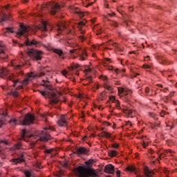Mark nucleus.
<instances>
[{"label":"nucleus","mask_w":177,"mask_h":177,"mask_svg":"<svg viewBox=\"0 0 177 177\" xmlns=\"http://www.w3.org/2000/svg\"><path fill=\"white\" fill-rule=\"evenodd\" d=\"M25 44L28 46L33 45L34 46H36L37 48H39V46H42V43L41 41H38L35 39H32V41L28 40L25 42Z\"/></svg>","instance_id":"12"},{"label":"nucleus","mask_w":177,"mask_h":177,"mask_svg":"<svg viewBox=\"0 0 177 177\" xmlns=\"http://www.w3.org/2000/svg\"><path fill=\"white\" fill-rule=\"evenodd\" d=\"M49 131L54 130L50 127H46L43 131H36L33 134L28 136L27 135V131L24 129L22 130L21 139L22 140H26V138H28L30 140L32 138L36 139V142H37V140H40V142H48V140L52 139V137L49 135Z\"/></svg>","instance_id":"1"},{"label":"nucleus","mask_w":177,"mask_h":177,"mask_svg":"<svg viewBox=\"0 0 177 177\" xmlns=\"http://www.w3.org/2000/svg\"><path fill=\"white\" fill-rule=\"evenodd\" d=\"M22 146H21V143L20 142H18L17 144H16L15 145V150H20V149H22Z\"/></svg>","instance_id":"34"},{"label":"nucleus","mask_w":177,"mask_h":177,"mask_svg":"<svg viewBox=\"0 0 177 177\" xmlns=\"http://www.w3.org/2000/svg\"><path fill=\"white\" fill-rule=\"evenodd\" d=\"M8 120H9V115H8V113L0 111V128L5 124V121H8Z\"/></svg>","instance_id":"11"},{"label":"nucleus","mask_w":177,"mask_h":177,"mask_svg":"<svg viewBox=\"0 0 177 177\" xmlns=\"http://www.w3.org/2000/svg\"><path fill=\"white\" fill-rule=\"evenodd\" d=\"M34 120H35V117L30 113H27L23 120H21V124L22 125H31L32 122H34Z\"/></svg>","instance_id":"7"},{"label":"nucleus","mask_w":177,"mask_h":177,"mask_svg":"<svg viewBox=\"0 0 177 177\" xmlns=\"http://www.w3.org/2000/svg\"><path fill=\"white\" fill-rule=\"evenodd\" d=\"M62 75L66 76V75L67 74V72H66V71H63L62 72Z\"/></svg>","instance_id":"60"},{"label":"nucleus","mask_w":177,"mask_h":177,"mask_svg":"<svg viewBox=\"0 0 177 177\" xmlns=\"http://www.w3.org/2000/svg\"><path fill=\"white\" fill-rule=\"evenodd\" d=\"M145 62H149L150 61V56H147L144 57Z\"/></svg>","instance_id":"48"},{"label":"nucleus","mask_w":177,"mask_h":177,"mask_svg":"<svg viewBox=\"0 0 177 177\" xmlns=\"http://www.w3.org/2000/svg\"><path fill=\"white\" fill-rule=\"evenodd\" d=\"M97 110H103V107L102 106H97Z\"/></svg>","instance_id":"64"},{"label":"nucleus","mask_w":177,"mask_h":177,"mask_svg":"<svg viewBox=\"0 0 177 177\" xmlns=\"http://www.w3.org/2000/svg\"><path fill=\"white\" fill-rule=\"evenodd\" d=\"M0 156H1V158L3 160V159H5V155H3V153H2V151L0 149Z\"/></svg>","instance_id":"49"},{"label":"nucleus","mask_w":177,"mask_h":177,"mask_svg":"<svg viewBox=\"0 0 177 177\" xmlns=\"http://www.w3.org/2000/svg\"><path fill=\"white\" fill-rule=\"evenodd\" d=\"M64 28H67V24L64 22H59L57 24V30L58 32V35L64 30Z\"/></svg>","instance_id":"14"},{"label":"nucleus","mask_w":177,"mask_h":177,"mask_svg":"<svg viewBox=\"0 0 177 177\" xmlns=\"http://www.w3.org/2000/svg\"><path fill=\"white\" fill-rule=\"evenodd\" d=\"M41 95H42V96H44V97H46V93H45V91H40Z\"/></svg>","instance_id":"55"},{"label":"nucleus","mask_w":177,"mask_h":177,"mask_svg":"<svg viewBox=\"0 0 177 177\" xmlns=\"http://www.w3.org/2000/svg\"><path fill=\"white\" fill-rule=\"evenodd\" d=\"M24 174H25L26 177H35L34 176V174H32V171L26 170V171H25Z\"/></svg>","instance_id":"27"},{"label":"nucleus","mask_w":177,"mask_h":177,"mask_svg":"<svg viewBox=\"0 0 177 177\" xmlns=\"http://www.w3.org/2000/svg\"><path fill=\"white\" fill-rule=\"evenodd\" d=\"M109 100L110 102H112V103H115L118 110H120L121 109V107L120 106V101H118V100H116L115 97L109 96Z\"/></svg>","instance_id":"18"},{"label":"nucleus","mask_w":177,"mask_h":177,"mask_svg":"<svg viewBox=\"0 0 177 177\" xmlns=\"http://www.w3.org/2000/svg\"><path fill=\"white\" fill-rule=\"evenodd\" d=\"M80 67V65L78 64H74L71 67H68L69 70V74L71 75H74L75 74L76 75H79L78 73H77V69Z\"/></svg>","instance_id":"13"},{"label":"nucleus","mask_w":177,"mask_h":177,"mask_svg":"<svg viewBox=\"0 0 177 177\" xmlns=\"http://www.w3.org/2000/svg\"><path fill=\"white\" fill-rule=\"evenodd\" d=\"M149 115L151 117H153V118H154V115H156V114H154V113H153V112H149Z\"/></svg>","instance_id":"57"},{"label":"nucleus","mask_w":177,"mask_h":177,"mask_svg":"<svg viewBox=\"0 0 177 177\" xmlns=\"http://www.w3.org/2000/svg\"><path fill=\"white\" fill-rule=\"evenodd\" d=\"M160 64H169V63H168L167 59H161Z\"/></svg>","instance_id":"40"},{"label":"nucleus","mask_w":177,"mask_h":177,"mask_svg":"<svg viewBox=\"0 0 177 177\" xmlns=\"http://www.w3.org/2000/svg\"><path fill=\"white\" fill-rule=\"evenodd\" d=\"M74 173L78 177H97L95 170L85 165L79 166L74 169Z\"/></svg>","instance_id":"2"},{"label":"nucleus","mask_w":177,"mask_h":177,"mask_svg":"<svg viewBox=\"0 0 177 177\" xmlns=\"http://www.w3.org/2000/svg\"><path fill=\"white\" fill-rule=\"evenodd\" d=\"M124 24H126L127 27H129V22H128L127 21H124Z\"/></svg>","instance_id":"61"},{"label":"nucleus","mask_w":177,"mask_h":177,"mask_svg":"<svg viewBox=\"0 0 177 177\" xmlns=\"http://www.w3.org/2000/svg\"><path fill=\"white\" fill-rule=\"evenodd\" d=\"M143 68H150V65L144 64V65H143Z\"/></svg>","instance_id":"56"},{"label":"nucleus","mask_w":177,"mask_h":177,"mask_svg":"<svg viewBox=\"0 0 177 177\" xmlns=\"http://www.w3.org/2000/svg\"><path fill=\"white\" fill-rule=\"evenodd\" d=\"M23 88V86L20 85V86H18L17 89L19 91L20 89H21Z\"/></svg>","instance_id":"62"},{"label":"nucleus","mask_w":177,"mask_h":177,"mask_svg":"<svg viewBox=\"0 0 177 177\" xmlns=\"http://www.w3.org/2000/svg\"><path fill=\"white\" fill-rule=\"evenodd\" d=\"M8 20H9V17H8L7 15L6 14H3L1 19V23H2V21H8Z\"/></svg>","instance_id":"29"},{"label":"nucleus","mask_w":177,"mask_h":177,"mask_svg":"<svg viewBox=\"0 0 177 177\" xmlns=\"http://www.w3.org/2000/svg\"><path fill=\"white\" fill-rule=\"evenodd\" d=\"M108 21H110L109 24L110 26H112V27H118V24L115 21H111L110 19H108Z\"/></svg>","instance_id":"31"},{"label":"nucleus","mask_w":177,"mask_h":177,"mask_svg":"<svg viewBox=\"0 0 177 177\" xmlns=\"http://www.w3.org/2000/svg\"><path fill=\"white\" fill-rule=\"evenodd\" d=\"M104 172L106 174H114V166L113 165H107L104 167Z\"/></svg>","instance_id":"15"},{"label":"nucleus","mask_w":177,"mask_h":177,"mask_svg":"<svg viewBox=\"0 0 177 177\" xmlns=\"http://www.w3.org/2000/svg\"><path fill=\"white\" fill-rule=\"evenodd\" d=\"M67 120H68V115H61L57 122V124L59 127H67Z\"/></svg>","instance_id":"9"},{"label":"nucleus","mask_w":177,"mask_h":177,"mask_svg":"<svg viewBox=\"0 0 177 177\" xmlns=\"http://www.w3.org/2000/svg\"><path fill=\"white\" fill-rule=\"evenodd\" d=\"M9 122L12 127H15V125L17 124V120H16V119L12 118L9 120Z\"/></svg>","instance_id":"32"},{"label":"nucleus","mask_w":177,"mask_h":177,"mask_svg":"<svg viewBox=\"0 0 177 177\" xmlns=\"http://www.w3.org/2000/svg\"><path fill=\"white\" fill-rule=\"evenodd\" d=\"M110 62H111V59H110L109 58L104 59V63H106V64H109V63H110Z\"/></svg>","instance_id":"45"},{"label":"nucleus","mask_w":177,"mask_h":177,"mask_svg":"<svg viewBox=\"0 0 177 177\" xmlns=\"http://www.w3.org/2000/svg\"><path fill=\"white\" fill-rule=\"evenodd\" d=\"M118 91L119 96L121 97V93H124L125 88L122 87H118Z\"/></svg>","instance_id":"33"},{"label":"nucleus","mask_w":177,"mask_h":177,"mask_svg":"<svg viewBox=\"0 0 177 177\" xmlns=\"http://www.w3.org/2000/svg\"><path fill=\"white\" fill-rule=\"evenodd\" d=\"M44 86H45L47 89H52V87L50 86V84H49V82L48 80H43V83L41 84Z\"/></svg>","instance_id":"26"},{"label":"nucleus","mask_w":177,"mask_h":177,"mask_svg":"<svg viewBox=\"0 0 177 177\" xmlns=\"http://www.w3.org/2000/svg\"><path fill=\"white\" fill-rule=\"evenodd\" d=\"M129 92H131L130 90L124 89V91L123 92V95H121L120 97H125V96H127V95H129Z\"/></svg>","instance_id":"35"},{"label":"nucleus","mask_w":177,"mask_h":177,"mask_svg":"<svg viewBox=\"0 0 177 177\" xmlns=\"http://www.w3.org/2000/svg\"><path fill=\"white\" fill-rule=\"evenodd\" d=\"M7 56L5 55V46L0 45V59H6Z\"/></svg>","instance_id":"21"},{"label":"nucleus","mask_w":177,"mask_h":177,"mask_svg":"<svg viewBox=\"0 0 177 177\" xmlns=\"http://www.w3.org/2000/svg\"><path fill=\"white\" fill-rule=\"evenodd\" d=\"M75 13H77V15H79L80 17H84V16L85 15V13L81 11H75Z\"/></svg>","instance_id":"39"},{"label":"nucleus","mask_w":177,"mask_h":177,"mask_svg":"<svg viewBox=\"0 0 177 177\" xmlns=\"http://www.w3.org/2000/svg\"><path fill=\"white\" fill-rule=\"evenodd\" d=\"M39 8L41 10H44V9H48L50 15H56V13H58V12L60 11V6L56 2L43 4L42 6H40Z\"/></svg>","instance_id":"3"},{"label":"nucleus","mask_w":177,"mask_h":177,"mask_svg":"<svg viewBox=\"0 0 177 177\" xmlns=\"http://www.w3.org/2000/svg\"><path fill=\"white\" fill-rule=\"evenodd\" d=\"M31 30V28L21 24L20 28L17 33V37L18 38H20V37H21L22 35H27V34H28Z\"/></svg>","instance_id":"8"},{"label":"nucleus","mask_w":177,"mask_h":177,"mask_svg":"<svg viewBox=\"0 0 177 177\" xmlns=\"http://www.w3.org/2000/svg\"><path fill=\"white\" fill-rule=\"evenodd\" d=\"M79 38H80V39H81L82 41H84V39H85V37H84V36H80Z\"/></svg>","instance_id":"63"},{"label":"nucleus","mask_w":177,"mask_h":177,"mask_svg":"<svg viewBox=\"0 0 177 177\" xmlns=\"http://www.w3.org/2000/svg\"><path fill=\"white\" fill-rule=\"evenodd\" d=\"M160 117H164V115H165V112H160Z\"/></svg>","instance_id":"58"},{"label":"nucleus","mask_w":177,"mask_h":177,"mask_svg":"<svg viewBox=\"0 0 177 177\" xmlns=\"http://www.w3.org/2000/svg\"><path fill=\"white\" fill-rule=\"evenodd\" d=\"M87 153L88 151L84 147H80L76 149V151L74 152V154H77V156H80V154H86Z\"/></svg>","instance_id":"19"},{"label":"nucleus","mask_w":177,"mask_h":177,"mask_svg":"<svg viewBox=\"0 0 177 177\" xmlns=\"http://www.w3.org/2000/svg\"><path fill=\"white\" fill-rule=\"evenodd\" d=\"M100 78L101 80H103V81H107V76L101 75Z\"/></svg>","instance_id":"47"},{"label":"nucleus","mask_w":177,"mask_h":177,"mask_svg":"<svg viewBox=\"0 0 177 177\" xmlns=\"http://www.w3.org/2000/svg\"><path fill=\"white\" fill-rule=\"evenodd\" d=\"M148 145H149V143L143 142V143H142V147H144V149H146V147H147Z\"/></svg>","instance_id":"54"},{"label":"nucleus","mask_w":177,"mask_h":177,"mask_svg":"<svg viewBox=\"0 0 177 177\" xmlns=\"http://www.w3.org/2000/svg\"><path fill=\"white\" fill-rule=\"evenodd\" d=\"M82 26H85V23L84 21H80L78 25V28L80 31V34L84 35L85 34V30L82 29Z\"/></svg>","instance_id":"25"},{"label":"nucleus","mask_w":177,"mask_h":177,"mask_svg":"<svg viewBox=\"0 0 177 177\" xmlns=\"http://www.w3.org/2000/svg\"><path fill=\"white\" fill-rule=\"evenodd\" d=\"M106 99V93L104 91H103L102 93H101V94L99 96L98 100H100V102H102V100H104Z\"/></svg>","instance_id":"28"},{"label":"nucleus","mask_w":177,"mask_h":177,"mask_svg":"<svg viewBox=\"0 0 177 177\" xmlns=\"http://www.w3.org/2000/svg\"><path fill=\"white\" fill-rule=\"evenodd\" d=\"M98 136H102V138L106 137V131H102L101 134H99Z\"/></svg>","instance_id":"44"},{"label":"nucleus","mask_w":177,"mask_h":177,"mask_svg":"<svg viewBox=\"0 0 177 177\" xmlns=\"http://www.w3.org/2000/svg\"><path fill=\"white\" fill-rule=\"evenodd\" d=\"M144 174L145 175V176L147 177H153V176L154 175V171L152 170H149V167H145L144 168Z\"/></svg>","instance_id":"17"},{"label":"nucleus","mask_w":177,"mask_h":177,"mask_svg":"<svg viewBox=\"0 0 177 177\" xmlns=\"http://www.w3.org/2000/svg\"><path fill=\"white\" fill-rule=\"evenodd\" d=\"M127 117H130L131 118H132L133 116H132V112L129 111L127 112Z\"/></svg>","instance_id":"52"},{"label":"nucleus","mask_w":177,"mask_h":177,"mask_svg":"<svg viewBox=\"0 0 177 177\" xmlns=\"http://www.w3.org/2000/svg\"><path fill=\"white\" fill-rule=\"evenodd\" d=\"M28 55H30V57L33 60H41V59H42V55H44V53L41 51L30 49L28 50Z\"/></svg>","instance_id":"6"},{"label":"nucleus","mask_w":177,"mask_h":177,"mask_svg":"<svg viewBox=\"0 0 177 177\" xmlns=\"http://www.w3.org/2000/svg\"><path fill=\"white\" fill-rule=\"evenodd\" d=\"M87 81L89 82V84H91V82H92V77H88L86 78Z\"/></svg>","instance_id":"51"},{"label":"nucleus","mask_w":177,"mask_h":177,"mask_svg":"<svg viewBox=\"0 0 177 177\" xmlns=\"http://www.w3.org/2000/svg\"><path fill=\"white\" fill-rule=\"evenodd\" d=\"M149 91H150V89L147 87V88H145V92H146V93H147V95H149Z\"/></svg>","instance_id":"59"},{"label":"nucleus","mask_w":177,"mask_h":177,"mask_svg":"<svg viewBox=\"0 0 177 177\" xmlns=\"http://www.w3.org/2000/svg\"><path fill=\"white\" fill-rule=\"evenodd\" d=\"M32 78H35V74L34 73H30L28 75V77H26L22 82L24 85H27Z\"/></svg>","instance_id":"16"},{"label":"nucleus","mask_w":177,"mask_h":177,"mask_svg":"<svg viewBox=\"0 0 177 177\" xmlns=\"http://www.w3.org/2000/svg\"><path fill=\"white\" fill-rule=\"evenodd\" d=\"M9 32H13V30L12 29V28H7L6 31L4 32V34L5 35H6V34Z\"/></svg>","instance_id":"36"},{"label":"nucleus","mask_w":177,"mask_h":177,"mask_svg":"<svg viewBox=\"0 0 177 177\" xmlns=\"http://www.w3.org/2000/svg\"><path fill=\"white\" fill-rule=\"evenodd\" d=\"M11 95H12V96H14V97H17L19 96V94L17 93V91H12L11 93Z\"/></svg>","instance_id":"42"},{"label":"nucleus","mask_w":177,"mask_h":177,"mask_svg":"<svg viewBox=\"0 0 177 177\" xmlns=\"http://www.w3.org/2000/svg\"><path fill=\"white\" fill-rule=\"evenodd\" d=\"M126 171L128 172H133L134 174H137L136 167L135 165H129L126 167Z\"/></svg>","instance_id":"23"},{"label":"nucleus","mask_w":177,"mask_h":177,"mask_svg":"<svg viewBox=\"0 0 177 177\" xmlns=\"http://www.w3.org/2000/svg\"><path fill=\"white\" fill-rule=\"evenodd\" d=\"M48 28L49 26H48L46 22H41L39 26V30H41V31H48Z\"/></svg>","instance_id":"20"},{"label":"nucleus","mask_w":177,"mask_h":177,"mask_svg":"<svg viewBox=\"0 0 177 177\" xmlns=\"http://www.w3.org/2000/svg\"><path fill=\"white\" fill-rule=\"evenodd\" d=\"M114 16H115V13L114 12H111V13H109L106 17V19H107V20H109V17H114Z\"/></svg>","instance_id":"38"},{"label":"nucleus","mask_w":177,"mask_h":177,"mask_svg":"<svg viewBox=\"0 0 177 177\" xmlns=\"http://www.w3.org/2000/svg\"><path fill=\"white\" fill-rule=\"evenodd\" d=\"M118 144H113L112 145V147H113V149H118Z\"/></svg>","instance_id":"50"},{"label":"nucleus","mask_w":177,"mask_h":177,"mask_svg":"<svg viewBox=\"0 0 177 177\" xmlns=\"http://www.w3.org/2000/svg\"><path fill=\"white\" fill-rule=\"evenodd\" d=\"M105 89H108V91H111V86L109 85V82H106V83L104 84Z\"/></svg>","instance_id":"37"},{"label":"nucleus","mask_w":177,"mask_h":177,"mask_svg":"<svg viewBox=\"0 0 177 177\" xmlns=\"http://www.w3.org/2000/svg\"><path fill=\"white\" fill-rule=\"evenodd\" d=\"M70 53L71 56L74 57H78L79 60H86V57H88V54H86V51L81 48H74L70 50Z\"/></svg>","instance_id":"4"},{"label":"nucleus","mask_w":177,"mask_h":177,"mask_svg":"<svg viewBox=\"0 0 177 177\" xmlns=\"http://www.w3.org/2000/svg\"><path fill=\"white\" fill-rule=\"evenodd\" d=\"M24 161V160L23 159V158H18L12 159L10 160V162H12V165H16L19 162H23Z\"/></svg>","instance_id":"22"},{"label":"nucleus","mask_w":177,"mask_h":177,"mask_svg":"<svg viewBox=\"0 0 177 177\" xmlns=\"http://www.w3.org/2000/svg\"><path fill=\"white\" fill-rule=\"evenodd\" d=\"M13 67L15 70H20V68H21V65H13Z\"/></svg>","instance_id":"43"},{"label":"nucleus","mask_w":177,"mask_h":177,"mask_svg":"<svg viewBox=\"0 0 177 177\" xmlns=\"http://www.w3.org/2000/svg\"><path fill=\"white\" fill-rule=\"evenodd\" d=\"M103 125H104V127H110L111 124L109 123L108 122H103Z\"/></svg>","instance_id":"46"},{"label":"nucleus","mask_w":177,"mask_h":177,"mask_svg":"<svg viewBox=\"0 0 177 177\" xmlns=\"http://www.w3.org/2000/svg\"><path fill=\"white\" fill-rule=\"evenodd\" d=\"M108 154L110 157H115L117 154H118V152L115 151H110Z\"/></svg>","instance_id":"30"},{"label":"nucleus","mask_w":177,"mask_h":177,"mask_svg":"<svg viewBox=\"0 0 177 177\" xmlns=\"http://www.w3.org/2000/svg\"><path fill=\"white\" fill-rule=\"evenodd\" d=\"M50 105L48 107H50V109H52V106H53V104H56L59 102V97L56 93H52L50 95Z\"/></svg>","instance_id":"10"},{"label":"nucleus","mask_w":177,"mask_h":177,"mask_svg":"<svg viewBox=\"0 0 177 177\" xmlns=\"http://www.w3.org/2000/svg\"><path fill=\"white\" fill-rule=\"evenodd\" d=\"M53 52L59 55L62 59H64V57H63V51L61 49L55 48L53 49Z\"/></svg>","instance_id":"24"},{"label":"nucleus","mask_w":177,"mask_h":177,"mask_svg":"<svg viewBox=\"0 0 177 177\" xmlns=\"http://www.w3.org/2000/svg\"><path fill=\"white\" fill-rule=\"evenodd\" d=\"M53 150V149H46V150L44 151V153H45V154H50Z\"/></svg>","instance_id":"41"},{"label":"nucleus","mask_w":177,"mask_h":177,"mask_svg":"<svg viewBox=\"0 0 177 177\" xmlns=\"http://www.w3.org/2000/svg\"><path fill=\"white\" fill-rule=\"evenodd\" d=\"M111 136V135H110L109 133L106 132L105 133V138H107V139H109V138H110Z\"/></svg>","instance_id":"53"},{"label":"nucleus","mask_w":177,"mask_h":177,"mask_svg":"<svg viewBox=\"0 0 177 177\" xmlns=\"http://www.w3.org/2000/svg\"><path fill=\"white\" fill-rule=\"evenodd\" d=\"M0 77H1V78H6L8 82H9V81L13 82V87L16 86V84L19 82V80H15V76L10 74L9 73V70H8L6 68H3L0 70Z\"/></svg>","instance_id":"5"}]
</instances>
